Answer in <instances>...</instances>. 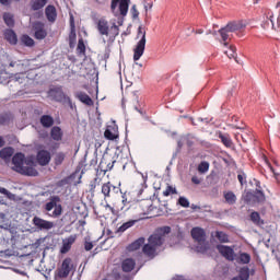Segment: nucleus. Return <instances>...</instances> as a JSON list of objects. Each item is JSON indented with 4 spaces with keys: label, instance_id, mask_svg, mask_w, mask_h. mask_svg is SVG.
<instances>
[{
    "label": "nucleus",
    "instance_id": "f257e3e1",
    "mask_svg": "<svg viewBox=\"0 0 280 280\" xmlns=\"http://www.w3.org/2000/svg\"><path fill=\"white\" fill-rule=\"evenodd\" d=\"M13 172L22 174V176H37L38 171L34 168V162L32 160H25V154L16 153L12 158Z\"/></svg>",
    "mask_w": 280,
    "mask_h": 280
},
{
    "label": "nucleus",
    "instance_id": "f03ea898",
    "mask_svg": "<svg viewBox=\"0 0 280 280\" xmlns=\"http://www.w3.org/2000/svg\"><path fill=\"white\" fill-rule=\"evenodd\" d=\"M148 242V244L143 245L142 253L145 257H149V259H154L156 257V250L165 244V235L154 233L149 237Z\"/></svg>",
    "mask_w": 280,
    "mask_h": 280
},
{
    "label": "nucleus",
    "instance_id": "7ed1b4c3",
    "mask_svg": "<svg viewBox=\"0 0 280 280\" xmlns=\"http://www.w3.org/2000/svg\"><path fill=\"white\" fill-rule=\"evenodd\" d=\"M136 213H138V222H141V220H149V218H155L154 210L156 207H154V202L152 199H142L140 201H137L135 203Z\"/></svg>",
    "mask_w": 280,
    "mask_h": 280
},
{
    "label": "nucleus",
    "instance_id": "20e7f679",
    "mask_svg": "<svg viewBox=\"0 0 280 280\" xmlns=\"http://www.w3.org/2000/svg\"><path fill=\"white\" fill-rule=\"evenodd\" d=\"M138 38L140 40L137 43L136 47L133 48V61L137 62V60H141V56L145 52V31L143 27L139 26L138 28Z\"/></svg>",
    "mask_w": 280,
    "mask_h": 280
},
{
    "label": "nucleus",
    "instance_id": "39448f33",
    "mask_svg": "<svg viewBox=\"0 0 280 280\" xmlns=\"http://www.w3.org/2000/svg\"><path fill=\"white\" fill-rule=\"evenodd\" d=\"M117 7L118 10L117 11ZM130 8V0H112L110 11L114 16H126L128 14V9Z\"/></svg>",
    "mask_w": 280,
    "mask_h": 280
},
{
    "label": "nucleus",
    "instance_id": "423d86ee",
    "mask_svg": "<svg viewBox=\"0 0 280 280\" xmlns=\"http://www.w3.org/2000/svg\"><path fill=\"white\" fill-rule=\"evenodd\" d=\"M190 233L192 240L199 244V246H197L198 253H207V243H205V230H202V228H192Z\"/></svg>",
    "mask_w": 280,
    "mask_h": 280
},
{
    "label": "nucleus",
    "instance_id": "0eeeda50",
    "mask_svg": "<svg viewBox=\"0 0 280 280\" xmlns=\"http://www.w3.org/2000/svg\"><path fill=\"white\" fill-rule=\"evenodd\" d=\"M48 95H49V97H52L55 100V102L69 104L70 106L72 104L71 97H69V96H67V94H65V91H62V86L51 88L48 91Z\"/></svg>",
    "mask_w": 280,
    "mask_h": 280
},
{
    "label": "nucleus",
    "instance_id": "6e6552de",
    "mask_svg": "<svg viewBox=\"0 0 280 280\" xmlns=\"http://www.w3.org/2000/svg\"><path fill=\"white\" fill-rule=\"evenodd\" d=\"M32 32L36 40H45L47 38V28H45V23L40 21L32 23Z\"/></svg>",
    "mask_w": 280,
    "mask_h": 280
},
{
    "label": "nucleus",
    "instance_id": "1a4fd4ad",
    "mask_svg": "<svg viewBox=\"0 0 280 280\" xmlns=\"http://www.w3.org/2000/svg\"><path fill=\"white\" fill-rule=\"evenodd\" d=\"M73 270V260L69 257L65 258L60 268L57 270V276L59 279H67L71 271Z\"/></svg>",
    "mask_w": 280,
    "mask_h": 280
},
{
    "label": "nucleus",
    "instance_id": "9d476101",
    "mask_svg": "<svg viewBox=\"0 0 280 280\" xmlns=\"http://www.w3.org/2000/svg\"><path fill=\"white\" fill-rule=\"evenodd\" d=\"M217 250L221 254V257H224L228 261H235V250L233 247L219 244L217 245Z\"/></svg>",
    "mask_w": 280,
    "mask_h": 280
},
{
    "label": "nucleus",
    "instance_id": "9b49d317",
    "mask_svg": "<svg viewBox=\"0 0 280 280\" xmlns=\"http://www.w3.org/2000/svg\"><path fill=\"white\" fill-rule=\"evenodd\" d=\"M96 30L101 36H110V25L106 18H101L96 21Z\"/></svg>",
    "mask_w": 280,
    "mask_h": 280
},
{
    "label": "nucleus",
    "instance_id": "f8f14e48",
    "mask_svg": "<svg viewBox=\"0 0 280 280\" xmlns=\"http://www.w3.org/2000/svg\"><path fill=\"white\" fill-rule=\"evenodd\" d=\"M33 224L39 231H49L54 226V222L42 219L40 217L33 218Z\"/></svg>",
    "mask_w": 280,
    "mask_h": 280
},
{
    "label": "nucleus",
    "instance_id": "ddd939ff",
    "mask_svg": "<svg viewBox=\"0 0 280 280\" xmlns=\"http://www.w3.org/2000/svg\"><path fill=\"white\" fill-rule=\"evenodd\" d=\"M105 139L108 141H115V139H119V127L116 124L108 125L105 132Z\"/></svg>",
    "mask_w": 280,
    "mask_h": 280
},
{
    "label": "nucleus",
    "instance_id": "4468645a",
    "mask_svg": "<svg viewBox=\"0 0 280 280\" xmlns=\"http://www.w3.org/2000/svg\"><path fill=\"white\" fill-rule=\"evenodd\" d=\"M77 240H78V235H75V234L70 235L69 237L65 238L62 241V246L60 248L61 255H67V253H69V250H71V246H73V244H75Z\"/></svg>",
    "mask_w": 280,
    "mask_h": 280
},
{
    "label": "nucleus",
    "instance_id": "2eb2a0df",
    "mask_svg": "<svg viewBox=\"0 0 280 280\" xmlns=\"http://www.w3.org/2000/svg\"><path fill=\"white\" fill-rule=\"evenodd\" d=\"M49 161H51V153L47 150H40L37 153V163L42 166L49 165Z\"/></svg>",
    "mask_w": 280,
    "mask_h": 280
},
{
    "label": "nucleus",
    "instance_id": "dca6fc26",
    "mask_svg": "<svg viewBox=\"0 0 280 280\" xmlns=\"http://www.w3.org/2000/svg\"><path fill=\"white\" fill-rule=\"evenodd\" d=\"M101 191L105 198H110V191H114V194H119V187L113 186L110 182H107L102 185Z\"/></svg>",
    "mask_w": 280,
    "mask_h": 280
},
{
    "label": "nucleus",
    "instance_id": "f3484780",
    "mask_svg": "<svg viewBox=\"0 0 280 280\" xmlns=\"http://www.w3.org/2000/svg\"><path fill=\"white\" fill-rule=\"evenodd\" d=\"M45 15L49 23H56V19H58V12L56 11V7L49 4L45 9Z\"/></svg>",
    "mask_w": 280,
    "mask_h": 280
},
{
    "label": "nucleus",
    "instance_id": "a211bd4d",
    "mask_svg": "<svg viewBox=\"0 0 280 280\" xmlns=\"http://www.w3.org/2000/svg\"><path fill=\"white\" fill-rule=\"evenodd\" d=\"M62 137H65V132L59 126H54L50 129V138L52 139V141H62Z\"/></svg>",
    "mask_w": 280,
    "mask_h": 280
},
{
    "label": "nucleus",
    "instance_id": "6ab92c4d",
    "mask_svg": "<svg viewBox=\"0 0 280 280\" xmlns=\"http://www.w3.org/2000/svg\"><path fill=\"white\" fill-rule=\"evenodd\" d=\"M225 27L229 30L231 34H233V32H244L246 24L242 22H230L226 24Z\"/></svg>",
    "mask_w": 280,
    "mask_h": 280
},
{
    "label": "nucleus",
    "instance_id": "aec40b11",
    "mask_svg": "<svg viewBox=\"0 0 280 280\" xmlns=\"http://www.w3.org/2000/svg\"><path fill=\"white\" fill-rule=\"evenodd\" d=\"M136 266H137V262L135 261V259L126 258L121 262L122 272H132Z\"/></svg>",
    "mask_w": 280,
    "mask_h": 280
},
{
    "label": "nucleus",
    "instance_id": "412c9836",
    "mask_svg": "<svg viewBox=\"0 0 280 280\" xmlns=\"http://www.w3.org/2000/svg\"><path fill=\"white\" fill-rule=\"evenodd\" d=\"M75 97L79 102H82V104H85V106H93V98L89 96L85 92H77Z\"/></svg>",
    "mask_w": 280,
    "mask_h": 280
},
{
    "label": "nucleus",
    "instance_id": "4be33fe9",
    "mask_svg": "<svg viewBox=\"0 0 280 280\" xmlns=\"http://www.w3.org/2000/svg\"><path fill=\"white\" fill-rule=\"evenodd\" d=\"M49 0H31L30 8L33 12H38V10H43L47 5Z\"/></svg>",
    "mask_w": 280,
    "mask_h": 280
},
{
    "label": "nucleus",
    "instance_id": "5701e85b",
    "mask_svg": "<svg viewBox=\"0 0 280 280\" xmlns=\"http://www.w3.org/2000/svg\"><path fill=\"white\" fill-rule=\"evenodd\" d=\"M143 244H145V237H139L127 246V250L129 253H135V250H139Z\"/></svg>",
    "mask_w": 280,
    "mask_h": 280
},
{
    "label": "nucleus",
    "instance_id": "b1692460",
    "mask_svg": "<svg viewBox=\"0 0 280 280\" xmlns=\"http://www.w3.org/2000/svg\"><path fill=\"white\" fill-rule=\"evenodd\" d=\"M232 128H233L234 130H242V132H241V139H242L243 143H248V140H249V139H253V133H250L249 130H244V128H240V127H237V126H235V125H232Z\"/></svg>",
    "mask_w": 280,
    "mask_h": 280
},
{
    "label": "nucleus",
    "instance_id": "393cba45",
    "mask_svg": "<svg viewBox=\"0 0 280 280\" xmlns=\"http://www.w3.org/2000/svg\"><path fill=\"white\" fill-rule=\"evenodd\" d=\"M4 38L10 45H16L19 43V38L16 37V33H14L12 30H7L4 32Z\"/></svg>",
    "mask_w": 280,
    "mask_h": 280
},
{
    "label": "nucleus",
    "instance_id": "a878e982",
    "mask_svg": "<svg viewBox=\"0 0 280 280\" xmlns=\"http://www.w3.org/2000/svg\"><path fill=\"white\" fill-rule=\"evenodd\" d=\"M249 219L256 226H264L265 224L264 220L261 219V215L257 211H253L249 215Z\"/></svg>",
    "mask_w": 280,
    "mask_h": 280
},
{
    "label": "nucleus",
    "instance_id": "bb28decb",
    "mask_svg": "<svg viewBox=\"0 0 280 280\" xmlns=\"http://www.w3.org/2000/svg\"><path fill=\"white\" fill-rule=\"evenodd\" d=\"M139 222L137 219L136 220H129L125 223H122L116 231V233H126L128 229H132V226L136 225V223Z\"/></svg>",
    "mask_w": 280,
    "mask_h": 280
},
{
    "label": "nucleus",
    "instance_id": "cd10ccee",
    "mask_svg": "<svg viewBox=\"0 0 280 280\" xmlns=\"http://www.w3.org/2000/svg\"><path fill=\"white\" fill-rule=\"evenodd\" d=\"M223 198L228 205H235L237 202V196L231 190L223 192Z\"/></svg>",
    "mask_w": 280,
    "mask_h": 280
},
{
    "label": "nucleus",
    "instance_id": "c85d7f7f",
    "mask_svg": "<svg viewBox=\"0 0 280 280\" xmlns=\"http://www.w3.org/2000/svg\"><path fill=\"white\" fill-rule=\"evenodd\" d=\"M39 121L43 128H51V126H54V117L50 115H43Z\"/></svg>",
    "mask_w": 280,
    "mask_h": 280
},
{
    "label": "nucleus",
    "instance_id": "c756f323",
    "mask_svg": "<svg viewBox=\"0 0 280 280\" xmlns=\"http://www.w3.org/2000/svg\"><path fill=\"white\" fill-rule=\"evenodd\" d=\"M12 154H14V149L12 147H5L0 151V159L8 161V159H12Z\"/></svg>",
    "mask_w": 280,
    "mask_h": 280
},
{
    "label": "nucleus",
    "instance_id": "7c9ffc66",
    "mask_svg": "<svg viewBox=\"0 0 280 280\" xmlns=\"http://www.w3.org/2000/svg\"><path fill=\"white\" fill-rule=\"evenodd\" d=\"M236 278L241 279V280H248V279H250V268L242 267L238 270V276H236Z\"/></svg>",
    "mask_w": 280,
    "mask_h": 280
},
{
    "label": "nucleus",
    "instance_id": "2f4dec72",
    "mask_svg": "<svg viewBox=\"0 0 280 280\" xmlns=\"http://www.w3.org/2000/svg\"><path fill=\"white\" fill-rule=\"evenodd\" d=\"M219 139H221V143H223L225 148H233V140L229 133H219Z\"/></svg>",
    "mask_w": 280,
    "mask_h": 280
},
{
    "label": "nucleus",
    "instance_id": "473e14b6",
    "mask_svg": "<svg viewBox=\"0 0 280 280\" xmlns=\"http://www.w3.org/2000/svg\"><path fill=\"white\" fill-rule=\"evenodd\" d=\"M243 200H244V202H246V205H257V199L255 197L254 191H247L244 195Z\"/></svg>",
    "mask_w": 280,
    "mask_h": 280
},
{
    "label": "nucleus",
    "instance_id": "72a5a7b5",
    "mask_svg": "<svg viewBox=\"0 0 280 280\" xmlns=\"http://www.w3.org/2000/svg\"><path fill=\"white\" fill-rule=\"evenodd\" d=\"M224 54L228 56V58L234 59L237 62V48L233 45H230V47L224 50Z\"/></svg>",
    "mask_w": 280,
    "mask_h": 280
},
{
    "label": "nucleus",
    "instance_id": "f704fd0d",
    "mask_svg": "<svg viewBox=\"0 0 280 280\" xmlns=\"http://www.w3.org/2000/svg\"><path fill=\"white\" fill-rule=\"evenodd\" d=\"M215 237L221 244H229V234L224 233L223 231H217Z\"/></svg>",
    "mask_w": 280,
    "mask_h": 280
},
{
    "label": "nucleus",
    "instance_id": "c9c22d12",
    "mask_svg": "<svg viewBox=\"0 0 280 280\" xmlns=\"http://www.w3.org/2000/svg\"><path fill=\"white\" fill-rule=\"evenodd\" d=\"M114 165H115V161L107 162L106 159H103L100 163V167H101V170H103V172H110V170H113Z\"/></svg>",
    "mask_w": 280,
    "mask_h": 280
},
{
    "label": "nucleus",
    "instance_id": "e433bc0d",
    "mask_svg": "<svg viewBox=\"0 0 280 280\" xmlns=\"http://www.w3.org/2000/svg\"><path fill=\"white\" fill-rule=\"evenodd\" d=\"M219 34L223 40V45L226 47L229 45V43H226V40L229 38H231V33L229 32V30L226 28V26H224L223 28L219 30Z\"/></svg>",
    "mask_w": 280,
    "mask_h": 280
},
{
    "label": "nucleus",
    "instance_id": "4c0bfd02",
    "mask_svg": "<svg viewBox=\"0 0 280 280\" xmlns=\"http://www.w3.org/2000/svg\"><path fill=\"white\" fill-rule=\"evenodd\" d=\"M237 261L238 264H243V265L250 264V254L241 252L238 254Z\"/></svg>",
    "mask_w": 280,
    "mask_h": 280
},
{
    "label": "nucleus",
    "instance_id": "58836bf2",
    "mask_svg": "<svg viewBox=\"0 0 280 280\" xmlns=\"http://www.w3.org/2000/svg\"><path fill=\"white\" fill-rule=\"evenodd\" d=\"M3 21L8 27H14V15L12 13H3Z\"/></svg>",
    "mask_w": 280,
    "mask_h": 280
},
{
    "label": "nucleus",
    "instance_id": "ea45409f",
    "mask_svg": "<svg viewBox=\"0 0 280 280\" xmlns=\"http://www.w3.org/2000/svg\"><path fill=\"white\" fill-rule=\"evenodd\" d=\"M254 196L257 203L266 202V195L264 194V191L256 189L254 190Z\"/></svg>",
    "mask_w": 280,
    "mask_h": 280
},
{
    "label": "nucleus",
    "instance_id": "a19ab883",
    "mask_svg": "<svg viewBox=\"0 0 280 280\" xmlns=\"http://www.w3.org/2000/svg\"><path fill=\"white\" fill-rule=\"evenodd\" d=\"M21 42L26 47H34V45H35L34 39L32 37H30V35H22Z\"/></svg>",
    "mask_w": 280,
    "mask_h": 280
},
{
    "label": "nucleus",
    "instance_id": "79ce46f5",
    "mask_svg": "<svg viewBox=\"0 0 280 280\" xmlns=\"http://www.w3.org/2000/svg\"><path fill=\"white\" fill-rule=\"evenodd\" d=\"M77 52L79 55L86 54V46L84 45V39L80 38L77 46Z\"/></svg>",
    "mask_w": 280,
    "mask_h": 280
},
{
    "label": "nucleus",
    "instance_id": "37998d69",
    "mask_svg": "<svg viewBox=\"0 0 280 280\" xmlns=\"http://www.w3.org/2000/svg\"><path fill=\"white\" fill-rule=\"evenodd\" d=\"M66 158H67V155L65 153H62V152L57 153L55 155V165H62Z\"/></svg>",
    "mask_w": 280,
    "mask_h": 280
},
{
    "label": "nucleus",
    "instance_id": "c03bdc74",
    "mask_svg": "<svg viewBox=\"0 0 280 280\" xmlns=\"http://www.w3.org/2000/svg\"><path fill=\"white\" fill-rule=\"evenodd\" d=\"M11 115L8 113L0 114V126H5V124H10Z\"/></svg>",
    "mask_w": 280,
    "mask_h": 280
},
{
    "label": "nucleus",
    "instance_id": "a18cd8bd",
    "mask_svg": "<svg viewBox=\"0 0 280 280\" xmlns=\"http://www.w3.org/2000/svg\"><path fill=\"white\" fill-rule=\"evenodd\" d=\"M198 172L200 174H206V172H209V162H201L198 165Z\"/></svg>",
    "mask_w": 280,
    "mask_h": 280
},
{
    "label": "nucleus",
    "instance_id": "49530a36",
    "mask_svg": "<svg viewBox=\"0 0 280 280\" xmlns=\"http://www.w3.org/2000/svg\"><path fill=\"white\" fill-rule=\"evenodd\" d=\"M174 194H178L176 191V188L172 187V186H167L166 189L163 191V196H165L167 198V196H173Z\"/></svg>",
    "mask_w": 280,
    "mask_h": 280
},
{
    "label": "nucleus",
    "instance_id": "de8ad7c7",
    "mask_svg": "<svg viewBox=\"0 0 280 280\" xmlns=\"http://www.w3.org/2000/svg\"><path fill=\"white\" fill-rule=\"evenodd\" d=\"M100 183H102V179H101V178H98V177L94 178V180L91 182V184H90V190H91L92 192H95V188H96L97 186H100Z\"/></svg>",
    "mask_w": 280,
    "mask_h": 280
},
{
    "label": "nucleus",
    "instance_id": "09e8293b",
    "mask_svg": "<svg viewBox=\"0 0 280 280\" xmlns=\"http://www.w3.org/2000/svg\"><path fill=\"white\" fill-rule=\"evenodd\" d=\"M109 30H110V34H112V36H114V38L116 36H119V26H117V24L115 22L112 24Z\"/></svg>",
    "mask_w": 280,
    "mask_h": 280
},
{
    "label": "nucleus",
    "instance_id": "8fccbe9b",
    "mask_svg": "<svg viewBox=\"0 0 280 280\" xmlns=\"http://www.w3.org/2000/svg\"><path fill=\"white\" fill-rule=\"evenodd\" d=\"M178 205H180V207H184V209H188L189 200L185 197H179Z\"/></svg>",
    "mask_w": 280,
    "mask_h": 280
},
{
    "label": "nucleus",
    "instance_id": "3c124183",
    "mask_svg": "<svg viewBox=\"0 0 280 280\" xmlns=\"http://www.w3.org/2000/svg\"><path fill=\"white\" fill-rule=\"evenodd\" d=\"M237 179L242 186L246 185V173L244 172L238 173Z\"/></svg>",
    "mask_w": 280,
    "mask_h": 280
},
{
    "label": "nucleus",
    "instance_id": "603ef678",
    "mask_svg": "<svg viewBox=\"0 0 280 280\" xmlns=\"http://www.w3.org/2000/svg\"><path fill=\"white\" fill-rule=\"evenodd\" d=\"M58 215H62L61 206H55V210L52 211V218H58Z\"/></svg>",
    "mask_w": 280,
    "mask_h": 280
},
{
    "label": "nucleus",
    "instance_id": "864d4df0",
    "mask_svg": "<svg viewBox=\"0 0 280 280\" xmlns=\"http://www.w3.org/2000/svg\"><path fill=\"white\" fill-rule=\"evenodd\" d=\"M132 19H139V10H137V4H133L130 9Z\"/></svg>",
    "mask_w": 280,
    "mask_h": 280
},
{
    "label": "nucleus",
    "instance_id": "5fc2aeb1",
    "mask_svg": "<svg viewBox=\"0 0 280 280\" xmlns=\"http://www.w3.org/2000/svg\"><path fill=\"white\" fill-rule=\"evenodd\" d=\"M121 198H122L121 200L122 207L120 208V211H124V208L128 207V205H130V201H128V197L126 196V194H124Z\"/></svg>",
    "mask_w": 280,
    "mask_h": 280
},
{
    "label": "nucleus",
    "instance_id": "6e6d98bb",
    "mask_svg": "<svg viewBox=\"0 0 280 280\" xmlns=\"http://www.w3.org/2000/svg\"><path fill=\"white\" fill-rule=\"evenodd\" d=\"M55 207H56V202L49 201V202L46 203L45 209H46V211H52L55 209Z\"/></svg>",
    "mask_w": 280,
    "mask_h": 280
},
{
    "label": "nucleus",
    "instance_id": "4d7b16f0",
    "mask_svg": "<svg viewBox=\"0 0 280 280\" xmlns=\"http://www.w3.org/2000/svg\"><path fill=\"white\" fill-rule=\"evenodd\" d=\"M84 250H93V243L92 242H89V241H85L84 242Z\"/></svg>",
    "mask_w": 280,
    "mask_h": 280
},
{
    "label": "nucleus",
    "instance_id": "13d9d810",
    "mask_svg": "<svg viewBox=\"0 0 280 280\" xmlns=\"http://www.w3.org/2000/svg\"><path fill=\"white\" fill-rule=\"evenodd\" d=\"M191 183H194V185H200V183H202V180L200 178H198V176H192Z\"/></svg>",
    "mask_w": 280,
    "mask_h": 280
},
{
    "label": "nucleus",
    "instance_id": "bf43d9fd",
    "mask_svg": "<svg viewBox=\"0 0 280 280\" xmlns=\"http://www.w3.org/2000/svg\"><path fill=\"white\" fill-rule=\"evenodd\" d=\"M70 27L71 32H75V21L73 20L72 15L70 16Z\"/></svg>",
    "mask_w": 280,
    "mask_h": 280
},
{
    "label": "nucleus",
    "instance_id": "052dcab7",
    "mask_svg": "<svg viewBox=\"0 0 280 280\" xmlns=\"http://www.w3.org/2000/svg\"><path fill=\"white\" fill-rule=\"evenodd\" d=\"M186 144L188 145V148H191V145H194V141H191L189 139V137L185 138Z\"/></svg>",
    "mask_w": 280,
    "mask_h": 280
},
{
    "label": "nucleus",
    "instance_id": "680f3d73",
    "mask_svg": "<svg viewBox=\"0 0 280 280\" xmlns=\"http://www.w3.org/2000/svg\"><path fill=\"white\" fill-rule=\"evenodd\" d=\"M0 194L8 196L10 194V191L8 189H5L4 187H0Z\"/></svg>",
    "mask_w": 280,
    "mask_h": 280
},
{
    "label": "nucleus",
    "instance_id": "e2e57ef3",
    "mask_svg": "<svg viewBox=\"0 0 280 280\" xmlns=\"http://www.w3.org/2000/svg\"><path fill=\"white\" fill-rule=\"evenodd\" d=\"M144 10H145V12H148V10H152V3H147L144 1Z\"/></svg>",
    "mask_w": 280,
    "mask_h": 280
},
{
    "label": "nucleus",
    "instance_id": "0e129e2a",
    "mask_svg": "<svg viewBox=\"0 0 280 280\" xmlns=\"http://www.w3.org/2000/svg\"><path fill=\"white\" fill-rule=\"evenodd\" d=\"M11 1H12V0H0V3H1L2 5H10Z\"/></svg>",
    "mask_w": 280,
    "mask_h": 280
},
{
    "label": "nucleus",
    "instance_id": "69168bd1",
    "mask_svg": "<svg viewBox=\"0 0 280 280\" xmlns=\"http://www.w3.org/2000/svg\"><path fill=\"white\" fill-rule=\"evenodd\" d=\"M270 167V171L272 172L275 178H279V173L275 172V167L272 166H269Z\"/></svg>",
    "mask_w": 280,
    "mask_h": 280
},
{
    "label": "nucleus",
    "instance_id": "338daca9",
    "mask_svg": "<svg viewBox=\"0 0 280 280\" xmlns=\"http://www.w3.org/2000/svg\"><path fill=\"white\" fill-rule=\"evenodd\" d=\"M172 231V228L165 226L163 228V233H170Z\"/></svg>",
    "mask_w": 280,
    "mask_h": 280
},
{
    "label": "nucleus",
    "instance_id": "774afa93",
    "mask_svg": "<svg viewBox=\"0 0 280 280\" xmlns=\"http://www.w3.org/2000/svg\"><path fill=\"white\" fill-rule=\"evenodd\" d=\"M241 135L242 133H240V132L234 133V138H235L236 141H240V137H242Z\"/></svg>",
    "mask_w": 280,
    "mask_h": 280
}]
</instances>
